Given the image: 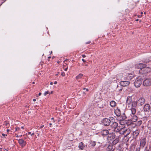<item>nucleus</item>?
<instances>
[{"mask_svg":"<svg viewBox=\"0 0 151 151\" xmlns=\"http://www.w3.org/2000/svg\"><path fill=\"white\" fill-rule=\"evenodd\" d=\"M106 151H114V149H113V145L110 144L108 146L106 149Z\"/></svg>","mask_w":151,"mask_h":151,"instance_id":"412c9836","label":"nucleus"},{"mask_svg":"<svg viewBox=\"0 0 151 151\" xmlns=\"http://www.w3.org/2000/svg\"><path fill=\"white\" fill-rule=\"evenodd\" d=\"M116 151H123L122 150H116Z\"/></svg>","mask_w":151,"mask_h":151,"instance_id":"13d9d810","label":"nucleus"},{"mask_svg":"<svg viewBox=\"0 0 151 151\" xmlns=\"http://www.w3.org/2000/svg\"><path fill=\"white\" fill-rule=\"evenodd\" d=\"M132 114H131V119L133 122H136L137 120V117L135 115L136 111V109L135 108H131L130 109Z\"/></svg>","mask_w":151,"mask_h":151,"instance_id":"f257e3e1","label":"nucleus"},{"mask_svg":"<svg viewBox=\"0 0 151 151\" xmlns=\"http://www.w3.org/2000/svg\"><path fill=\"white\" fill-rule=\"evenodd\" d=\"M82 57L83 58H85V57H86V55H82Z\"/></svg>","mask_w":151,"mask_h":151,"instance_id":"37998d69","label":"nucleus"},{"mask_svg":"<svg viewBox=\"0 0 151 151\" xmlns=\"http://www.w3.org/2000/svg\"><path fill=\"white\" fill-rule=\"evenodd\" d=\"M57 83V82L56 81H55L54 82V84H56Z\"/></svg>","mask_w":151,"mask_h":151,"instance_id":"49530a36","label":"nucleus"},{"mask_svg":"<svg viewBox=\"0 0 151 151\" xmlns=\"http://www.w3.org/2000/svg\"><path fill=\"white\" fill-rule=\"evenodd\" d=\"M114 113L117 116V118H118L119 116H120L121 115V111L120 109H116L114 111Z\"/></svg>","mask_w":151,"mask_h":151,"instance_id":"6ab92c4d","label":"nucleus"},{"mask_svg":"<svg viewBox=\"0 0 151 151\" xmlns=\"http://www.w3.org/2000/svg\"><path fill=\"white\" fill-rule=\"evenodd\" d=\"M18 143L22 147H23L26 145V142L24 141L23 139H18Z\"/></svg>","mask_w":151,"mask_h":151,"instance_id":"f8f14e48","label":"nucleus"},{"mask_svg":"<svg viewBox=\"0 0 151 151\" xmlns=\"http://www.w3.org/2000/svg\"><path fill=\"white\" fill-rule=\"evenodd\" d=\"M146 143V139L145 138L142 139L140 141V147L143 148Z\"/></svg>","mask_w":151,"mask_h":151,"instance_id":"2eb2a0df","label":"nucleus"},{"mask_svg":"<svg viewBox=\"0 0 151 151\" xmlns=\"http://www.w3.org/2000/svg\"><path fill=\"white\" fill-rule=\"evenodd\" d=\"M83 89L84 90H86V91H88V88H83Z\"/></svg>","mask_w":151,"mask_h":151,"instance_id":"58836bf2","label":"nucleus"},{"mask_svg":"<svg viewBox=\"0 0 151 151\" xmlns=\"http://www.w3.org/2000/svg\"><path fill=\"white\" fill-rule=\"evenodd\" d=\"M122 89H120L119 90V91H122Z\"/></svg>","mask_w":151,"mask_h":151,"instance_id":"0e129e2a","label":"nucleus"},{"mask_svg":"<svg viewBox=\"0 0 151 151\" xmlns=\"http://www.w3.org/2000/svg\"><path fill=\"white\" fill-rule=\"evenodd\" d=\"M145 100L143 98H140L137 101L138 104L139 106H142L145 103Z\"/></svg>","mask_w":151,"mask_h":151,"instance_id":"9b49d317","label":"nucleus"},{"mask_svg":"<svg viewBox=\"0 0 151 151\" xmlns=\"http://www.w3.org/2000/svg\"><path fill=\"white\" fill-rule=\"evenodd\" d=\"M108 119L110 120V123L112 122H114L113 121L114 120V118L112 117H110L109 118V119Z\"/></svg>","mask_w":151,"mask_h":151,"instance_id":"7c9ffc66","label":"nucleus"},{"mask_svg":"<svg viewBox=\"0 0 151 151\" xmlns=\"http://www.w3.org/2000/svg\"><path fill=\"white\" fill-rule=\"evenodd\" d=\"M143 109L145 112H149V111H151V107H150V105L148 104H146L144 105Z\"/></svg>","mask_w":151,"mask_h":151,"instance_id":"6e6552de","label":"nucleus"},{"mask_svg":"<svg viewBox=\"0 0 151 151\" xmlns=\"http://www.w3.org/2000/svg\"><path fill=\"white\" fill-rule=\"evenodd\" d=\"M49 93V92L48 91H46L44 93V95L45 96L47 94Z\"/></svg>","mask_w":151,"mask_h":151,"instance_id":"c9c22d12","label":"nucleus"},{"mask_svg":"<svg viewBox=\"0 0 151 151\" xmlns=\"http://www.w3.org/2000/svg\"><path fill=\"white\" fill-rule=\"evenodd\" d=\"M51 58V57H48V58H49H49Z\"/></svg>","mask_w":151,"mask_h":151,"instance_id":"680f3d73","label":"nucleus"},{"mask_svg":"<svg viewBox=\"0 0 151 151\" xmlns=\"http://www.w3.org/2000/svg\"><path fill=\"white\" fill-rule=\"evenodd\" d=\"M126 73L118 74L116 76V78L118 79H120L122 81H126Z\"/></svg>","mask_w":151,"mask_h":151,"instance_id":"20e7f679","label":"nucleus"},{"mask_svg":"<svg viewBox=\"0 0 151 151\" xmlns=\"http://www.w3.org/2000/svg\"><path fill=\"white\" fill-rule=\"evenodd\" d=\"M132 102V99L131 96H128L127 98L126 103L128 105L130 104Z\"/></svg>","mask_w":151,"mask_h":151,"instance_id":"a211bd4d","label":"nucleus"},{"mask_svg":"<svg viewBox=\"0 0 151 151\" xmlns=\"http://www.w3.org/2000/svg\"><path fill=\"white\" fill-rule=\"evenodd\" d=\"M34 135V133H32V134H31V136H33Z\"/></svg>","mask_w":151,"mask_h":151,"instance_id":"3c124183","label":"nucleus"},{"mask_svg":"<svg viewBox=\"0 0 151 151\" xmlns=\"http://www.w3.org/2000/svg\"><path fill=\"white\" fill-rule=\"evenodd\" d=\"M141 14H143V12H141Z\"/></svg>","mask_w":151,"mask_h":151,"instance_id":"69168bd1","label":"nucleus"},{"mask_svg":"<svg viewBox=\"0 0 151 151\" xmlns=\"http://www.w3.org/2000/svg\"><path fill=\"white\" fill-rule=\"evenodd\" d=\"M21 128L22 129H24V127L22 126V127H21Z\"/></svg>","mask_w":151,"mask_h":151,"instance_id":"bf43d9fd","label":"nucleus"},{"mask_svg":"<svg viewBox=\"0 0 151 151\" xmlns=\"http://www.w3.org/2000/svg\"><path fill=\"white\" fill-rule=\"evenodd\" d=\"M126 80H129L132 79L133 76L132 74L126 73Z\"/></svg>","mask_w":151,"mask_h":151,"instance_id":"aec40b11","label":"nucleus"},{"mask_svg":"<svg viewBox=\"0 0 151 151\" xmlns=\"http://www.w3.org/2000/svg\"><path fill=\"white\" fill-rule=\"evenodd\" d=\"M122 148V147H121V144L118 145L116 148V150H121Z\"/></svg>","mask_w":151,"mask_h":151,"instance_id":"c756f323","label":"nucleus"},{"mask_svg":"<svg viewBox=\"0 0 151 151\" xmlns=\"http://www.w3.org/2000/svg\"><path fill=\"white\" fill-rule=\"evenodd\" d=\"M127 117L125 115V114L124 113L122 115H120V116L118 118H117V120L120 121V123L121 124H122V121L124 120L125 119H127Z\"/></svg>","mask_w":151,"mask_h":151,"instance_id":"0eeeda50","label":"nucleus"},{"mask_svg":"<svg viewBox=\"0 0 151 151\" xmlns=\"http://www.w3.org/2000/svg\"><path fill=\"white\" fill-rule=\"evenodd\" d=\"M137 124L138 126H140L142 123V121L141 120H140L137 122Z\"/></svg>","mask_w":151,"mask_h":151,"instance_id":"2f4dec72","label":"nucleus"},{"mask_svg":"<svg viewBox=\"0 0 151 151\" xmlns=\"http://www.w3.org/2000/svg\"><path fill=\"white\" fill-rule=\"evenodd\" d=\"M85 147L84 144L82 142H81L79 144L78 147L81 150H83Z\"/></svg>","mask_w":151,"mask_h":151,"instance_id":"5701e85b","label":"nucleus"},{"mask_svg":"<svg viewBox=\"0 0 151 151\" xmlns=\"http://www.w3.org/2000/svg\"><path fill=\"white\" fill-rule=\"evenodd\" d=\"M96 144V142L91 141L89 144V145L91 147H94L95 146Z\"/></svg>","mask_w":151,"mask_h":151,"instance_id":"a878e982","label":"nucleus"},{"mask_svg":"<svg viewBox=\"0 0 151 151\" xmlns=\"http://www.w3.org/2000/svg\"><path fill=\"white\" fill-rule=\"evenodd\" d=\"M44 127V125H42V126H41L40 127V129Z\"/></svg>","mask_w":151,"mask_h":151,"instance_id":"a19ab883","label":"nucleus"},{"mask_svg":"<svg viewBox=\"0 0 151 151\" xmlns=\"http://www.w3.org/2000/svg\"><path fill=\"white\" fill-rule=\"evenodd\" d=\"M33 101H36V99H33Z\"/></svg>","mask_w":151,"mask_h":151,"instance_id":"de8ad7c7","label":"nucleus"},{"mask_svg":"<svg viewBox=\"0 0 151 151\" xmlns=\"http://www.w3.org/2000/svg\"><path fill=\"white\" fill-rule=\"evenodd\" d=\"M41 94H42V93H39L38 94L39 96H40L41 95Z\"/></svg>","mask_w":151,"mask_h":151,"instance_id":"8fccbe9b","label":"nucleus"},{"mask_svg":"<svg viewBox=\"0 0 151 151\" xmlns=\"http://www.w3.org/2000/svg\"><path fill=\"white\" fill-rule=\"evenodd\" d=\"M91 42V41H88V42H86V44H90Z\"/></svg>","mask_w":151,"mask_h":151,"instance_id":"ea45409f","label":"nucleus"},{"mask_svg":"<svg viewBox=\"0 0 151 151\" xmlns=\"http://www.w3.org/2000/svg\"><path fill=\"white\" fill-rule=\"evenodd\" d=\"M150 113H148V114H145V116H144V117H147L148 116H150Z\"/></svg>","mask_w":151,"mask_h":151,"instance_id":"72a5a7b5","label":"nucleus"},{"mask_svg":"<svg viewBox=\"0 0 151 151\" xmlns=\"http://www.w3.org/2000/svg\"><path fill=\"white\" fill-rule=\"evenodd\" d=\"M35 83V82H32V84H34Z\"/></svg>","mask_w":151,"mask_h":151,"instance_id":"e2e57ef3","label":"nucleus"},{"mask_svg":"<svg viewBox=\"0 0 151 151\" xmlns=\"http://www.w3.org/2000/svg\"><path fill=\"white\" fill-rule=\"evenodd\" d=\"M28 134H31V132H28Z\"/></svg>","mask_w":151,"mask_h":151,"instance_id":"603ef678","label":"nucleus"},{"mask_svg":"<svg viewBox=\"0 0 151 151\" xmlns=\"http://www.w3.org/2000/svg\"><path fill=\"white\" fill-rule=\"evenodd\" d=\"M143 85L145 86H149L151 85V79L148 78L145 80L143 83Z\"/></svg>","mask_w":151,"mask_h":151,"instance_id":"423d86ee","label":"nucleus"},{"mask_svg":"<svg viewBox=\"0 0 151 151\" xmlns=\"http://www.w3.org/2000/svg\"><path fill=\"white\" fill-rule=\"evenodd\" d=\"M114 129L115 132H119L120 134H124L125 132V131L127 130H125L124 128H120V127H118V126L117 127H116Z\"/></svg>","mask_w":151,"mask_h":151,"instance_id":"39448f33","label":"nucleus"},{"mask_svg":"<svg viewBox=\"0 0 151 151\" xmlns=\"http://www.w3.org/2000/svg\"><path fill=\"white\" fill-rule=\"evenodd\" d=\"M16 131H19L20 129V128L19 127H17L16 128Z\"/></svg>","mask_w":151,"mask_h":151,"instance_id":"4c0bfd02","label":"nucleus"},{"mask_svg":"<svg viewBox=\"0 0 151 151\" xmlns=\"http://www.w3.org/2000/svg\"><path fill=\"white\" fill-rule=\"evenodd\" d=\"M61 75L63 76H65V74L64 72H62L61 73Z\"/></svg>","mask_w":151,"mask_h":151,"instance_id":"f704fd0d","label":"nucleus"},{"mask_svg":"<svg viewBox=\"0 0 151 151\" xmlns=\"http://www.w3.org/2000/svg\"><path fill=\"white\" fill-rule=\"evenodd\" d=\"M137 104H138L137 102L136 101H133L132 102V107L131 108H135L136 109Z\"/></svg>","mask_w":151,"mask_h":151,"instance_id":"393cba45","label":"nucleus"},{"mask_svg":"<svg viewBox=\"0 0 151 151\" xmlns=\"http://www.w3.org/2000/svg\"><path fill=\"white\" fill-rule=\"evenodd\" d=\"M51 119L52 120H53V122H55V121L54 120V118L53 117L51 118Z\"/></svg>","mask_w":151,"mask_h":151,"instance_id":"c03bdc74","label":"nucleus"},{"mask_svg":"<svg viewBox=\"0 0 151 151\" xmlns=\"http://www.w3.org/2000/svg\"><path fill=\"white\" fill-rule=\"evenodd\" d=\"M49 125H50V127H51V126L52 125V123H50Z\"/></svg>","mask_w":151,"mask_h":151,"instance_id":"864d4df0","label":"nucleus"},{"mask_svg":"<svg viewBox=\"0 0 151 151\" xmlns=\"http://www.w3.org/2000/svg\"><path fill=\"white\" fill-rule=\"evenodd\" d=\"M52 93H53V92L52 91L50 93V94H52Z\"/></svg>","mask_w":151,"mask_h":151,"instance_id":"052dcab7","label":"nucleus"},{"mask_svg":"<svg viewBox=\"0 0 151 151\" xmlns=\"http://www.w3.org/2000/svg\"><path fill=\"white\" fill-rule=\"evenodd\" d=\"M139 129H136L133 132V137L134 138H136L139 135Z\"/></svg>","mask_w":151,"mask_h":151,"instance_id":"dca6fc26","label":"nucleus"},{"mask_svg":"<svg viewBox=\"0 0 151 151\" xmlns=\"http://www.w3.org/2000/svg\"><path fill=\"white\" fill-rule=\"evenodd\" d=\"M119 139L118 138H116L112 142L113 145L116 144L119 141Z\"/></svg>","mask_w":151,"mask_h":151,"instance_id":"bb28decb","label":"nucleus"},{"mask_svg":"<svg viewBox=\"0 0 151 151\" xmlns=\"http://www.w3.org/2000/svg\"><path fill=\"white\" fill-rule=\"evenodd\" d=\"M109 132L108 130L104 129L101 131V134L103 136H106L108 135Z\"/></svg>","mask_w":151,"mask_h":151,"instance_id":"f3484780","label":"nucleus"},{"mask_svg":"<svg viewBox=\"0 0 151 151\" xmlns=\"http://www.w3.org/2000/svg\"><path fill=\"white\" fill-rule=\"evenodd\" d=\"M145 151H149L148 149H147V147H146L145 149Z\"/></svg>","mask_w":151,"mask_h":151,"instance_id":"e433bc0d","label":"nucleus"},{"mask_svg":"<svg viewBox=\"0 0 151 151\" xmlns=\"http://www.w3.org/2000/svg\"><path fill=\"white\" fill-rule=\"evenodd\" d=\"M53 84V83L52 82H50V84L51 85H52Z\"/></svg>","mask_w":151,"mask_h":151,"instance_id":"5fc2aeb1","label":"nucleus"},{"mask_svg":"<svg viewBox=\"0 0 151 151\" xmlns=\"http://www.w3.org/2000/svg\"><path fill=\"white\" fill-rule=\"evenodd\" d=\"M2 135H3V136H7V135L6 134H4V133H3L2 134Z\"/></svg>","mask_w":151,"mask_h":151,"instance_id":"79ce46f5","label":"nucleus"},{"mask_svg":"<svg viewBox=\"0 0 151 151\" xmlns=\"http://www.w3.org/2000/svg\"><path fill=\"white\" fill-rule=\"evenodd\" d=\"M9 129H7V132H9Z\"/></svg>","mask_w":151,"mask_h":151,"instance_id":"6e6d98bb","label":"nucleus"},{"mask_svg":"<svg viewBox=\"0 0 151 151\" xmlns=\"http://www.w3.org/2000/svg\"><path fill=\"white\" fill-rule=\"evenodd\" d=\"M102 123L104 126H108L110 125L111 123L108 119L105 118L102 120Z\"/></svg>","mask_w":151,"mask_h":151,"instance_id":"9d476101","label":"nucleus"},{"mask_svg":"<svg viewBox=\"0 0 151 151\" xmlns=\"http://www.w3.org/2000/svg\"><path fill=\"white\" fill-rule=\"evenodd\" d=\"M119 83L121 86L123 87H125L128 86L130 82L123 81L120 82Z\"/></svg>","mask_w":151,"mask_h":151,"instance_id":"1a4fd4ad","label":"nucleus"},{"mask_svg":"<svg viewBox=\"0 0 151 151\" xmlns=\"http://www.w3.org/2000/svg\"><path fill=\"white\" fill-rule=\"evenodd\" d=\"M9 124V123L8 121H5L4 122V124L6 126H7L8 124Z\"/></svg>","mask_w":151,"mask_h":151,"instance_id":"473e14b6","label":"nucleus"},{"mask_svg":"<svg viewBox=\"0 0 151 151\" xmlns=\"http://www.w3.org/2000/svg\"><path fill=\"white\" fill-rule=\"evenodd\" d=\"M67 69H68V68H65L64 69V70H65V71H66L67 70Z\"/></svg>","mask_w":151,"mask_h":151,"instance_id":"09e8293b","label":"nucleus"},{"mask_svg":"<svg viewBox=\"0 0 151 151\" xmlns=\"http://www.w3.org/2000/svg\"><path fill=\"white\" fill-rule=\"evenodd\" d=\"M118 125V124L117 123L115 122H112V124L111 125V126L112 128L114 129L116 127H117Z\"/></svg>","mask_w":151,"mask_h":151,"instance_id":"4be33fe9","label":"nucleus"},{"mask_svg":"<svg viewBox=\"0 0 151 151\" xmlns=\"http://www.w3.org/2000/svg\"><path fill=\"white\" fill-rule=\"evenodd\" d=\"M116 104V103L114 101H112L110 103V106L112 107H115Z\"/></svg>","mask_w":151,"mask_h":151,"instance_id":"b1692460","label":"nucleus"},{"mask_svg":"<svg viewBox=\"0 0 151 151\" xmlns=\"http://www.w3.org/2000/svg\"><path fill=\"white\" fill-rule=\"evenodd\" d=\"M19 137V136L18 135L16 136V137L17 138H18Z\"/></svg>","mask_w":151,"mask_h":151,"instance_id":"4d7b16f0","label":"nucleus"},{"mask_svg":"<svg viewBox=\"0 0 151 151\" xmlns=\"http://www.w3.org/2000/svg\"><path fill=\"white\" fill-rule=\"evenodd\" d=\"M52 53V51H51V52L50 54H51V53Z\"/></svg>","mask_w":151,"mask_h":151,"instance_id":"338daca9","label":"nucleus"},{"mask_svg":"<svg viewBox=\"0 0 151 151\" xmlns=\"http://www.w3.org/2000/svg\"><path fill=\"white\" fill-rule=\"evenodd\" d=\"M145 64L140 63L136 65L135 67L136 68L141 70L144 66L145 67Z\"/></svg>","mask_w":151,"mask_h":151,"instance_id":"ddd939ff","label":"nucleus"},{"mask_svg":"<svg viewBox=\"0 0 151 151\" xmlns=\"http://www.w3.org/2000/svg\"><path fill=\"white\" fill-rule=\"evenodd\" d=\"M82 61H83V62H86V61L85 60L83 59H82Z\"/></svg>","mask_w":151,"mask_h":151,"instance_id":"a18cd8bd","label":"nucleus"},{"mask_svg":"<svg viewBox=\"0 0 151 151\" xmlns=\"http://www.w3.org/2000/svg\"><path fill=\"white\" fill-rule=\"evenodd\" d=\"M151 61L150 60L148 59H146L142 60V61L145 63H149L150 61Z\"/></svg>","mask_w":151,"mask_h":151,"instance_id":"c85d7f7f","label":"nucleus"},{"mask_svg":"<svg viewBox=\"0 0 151 151\" xmlns=\"http://www.w3.org/2000/svg\"><path fill=\"white\" fill-rule=\"evenodd\" d=\"M151 70V69L148 67H147V65L145 64V66L143 67L141 70H140L139 73L142 74H146L149 73Z\"/></svg>","mask_w":151,"mask_h":151,"instance_id":"f03ea898","label":"nucleus"},{"mask_svg":"<svg viewBox=\"0 0 151 151\" xmlns=\"http://www.w3.org/2000/svg\"><path fill=\"white\" fill-rule=\"evenodd\" d=\"M58 63H59V61H58Z\"/></svg>","mask_w":151,"mask_h":151,"instance_id":"774afa93","label":"nucleus"},{"mask_svg":"<svg viewBox=\"0 0 151 151\" xmlns=\"http://www.w3.org/2000/svg\"><path fill=\"white\" fill-rule=\"evenodd\" d=\"M108 138L110 140H112L114 139L115 137V134L114 133L111 132L109 133L108 134Z\"/></svg>","mask_w":151,"mask_h":151,"instance_id":"4468645a","label":"nucleus"},{"mask_svg":"<svg viewBox=\"0 0 151 151\" xmlns=\"http://www.w3.org/2000/svg\"><path fill=\"white\" fill-rule=\"evenodd\" d=\"M142 79L140 76L137 78L134 82V86L136 87H139L140 86L142 83Z\"/></svg>","mask_w":151,"mask_h":151,"instance_id":"7ed1b4c3","label":"nucleus"},{"mask_svg":"<svg viewBox=\"0 0 151 151\" xmlns=\"http://www.w3.org/2000/svg\"><path fill=\"white\" fill-rule=\"evenodd\" d=\"M83 74L81 73H80L78 76H76V79L77 80L81 78L83 76Z\"/></svg>","mask_w":151,"mask_h":151,"instance_id":"cd10ccee","label":"nucleus"}]
</instances>
